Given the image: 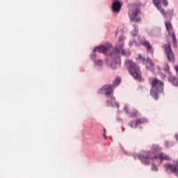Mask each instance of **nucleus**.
<instances>
[{
	"mask_svg": "<svg viewBox=\"0 0 178 178\" xmlns=\"http://www.w3.org/2000/svg\"><path fill=\"white\" fill-rule=\"evenodd\" d=\"M152 149V152H144L139 154L138 158L144 165H150L151 161H156V159H161V161H172L170 156L163 153H159L156 155V151H161L162 149L159 145H154Z\"/></svg>",
	"mask_w": 178,
	"mask_h": 178,
	"instance_id": "nucleus-1",
	"label": "nucleus"
},
{
	"mask_svg": "<svg viewBox=\"0 0 178 178\" xmlns=\"http://www.w3.org/2000/svg\"><path fill=\"white\" fill-rule=\"evenodd\" d=\"M123 41H124V35H121L118 38V44H117L114 49L115 56L113 60V69H119V67H120V54L122 55H127L126 51L123 49V47L124 46Z\"/></svg>",
	"mask_w": 178,
	"mask_h": 178,
	"instance_id": "nucleus-2",
	"label": "nucleus"
},
{
	"mask_svg": "<svg viewBox=\"0 0 178 178\" xmlns=\"http://www.w3.org/2000/svg\"><path fill=\"white\" fill-rule=\"evenodd\" d=\"M152 88L150 89V95L154 99H158L160 94L163 92V82L157 78H153L150 81Z\"/></svg>",
	"mask_w": 178,
	"mask_h": 178,
	"instance_id": "nucleus-3",
	"label": "nucleus"
},
{
	"mask_svg": "<svg viewBox=\"0 0 178 178\" xmlns=\"http://www.w3.org/2000/svg\"><path fill=\"white\" fill-rule=\"evenodd\" d=\"M125 65L134 79H141V71L140 70V66L137 63L131 60H127L125 62Z\"/></svg>",
	"mask_w": 178,
	"mask_h": 178,
	"instance_id": "nucleus-4",
	"label": "nucleus"
},
{
	"mask_svg": "<svg viewBox=\"0 0 178 178\" xmlns=\"http://www.w3.org/2000/svg\"><path fill=\"white\" fill-rule=\"evenodd\" d=\"M140 6L141 3H140L130 6V8H132L133 9V12L129 14L131 22H135V23H141V17L138 16V15H141V9H140Z\"/></svg>",
	"mask_w": 178,
	"mask_h": 178,
	"instance_id": "nucleus-5",
	"label": "nucleus"
},
{
	"mask_svg": "<svg viewBox=\"0 0 178 178\" xmlns=\"http://www.w3.org/2000/svg\"><path fill=\"white\" fill-rule=\"evenodd\" d=\"M162 48L164 49L168 60L169 62H175V60H176V58H175V54L173 53V50H172L170 44H164L162 45Z\"/></svg>",
	"mask_w": 178,
	"mask_h": 178,
	"instance_id": "nucleus-6",
	"label": "nucleus"
},
{
	"mask_svg": "<svg viewBox=\"0 0 178 178\" xmlns=\"http://www.w3.org/2000/svg\"><path fill=\"white\" fill-rule=\"evenodd\" d=\"M112 48V44L110 43H105L104 45L96 47L93 49V52H99V54H106Z\"/></svg>",
	"mask_w": 178,
	"mask_h": 178,
	"instance_id": "nucleus-7",
	"label": "nucleus"
},
{
	"mask_svg": "<svg viewBox=\"0 0 178 178\" xmlns=\"http://www.w3.org/2000/svg\"><path fill=\"white\" fill-rule=\"evenodd\" d=\"M99 94H104L107 98L112 99V85H105L98 91Z\"/></svg>",
	"mask_w": 178,
	"mask_h": 178,
	"instance_id": "nucleus-8",
	"label": "nucleus"
},
{
	"mask_svg": "<svg viewBox=\"0 0 178 178\" xmlns=\"http://www.w3.org/2000/svg\"><path fill=\"white\" fill-rule=\"evenodd\" d=\"M164 170L166 172V173H176L178 175V167L177 163H176V165L172 163H165L163 165Z\"/></svg>",
	"mask_w": 178,
	"mask_h": 178,
	"instance_id": "nucleus-9",
	"label": "nucleus"
},
{
	"mask_svg": "<svg viewBox=\"0 0 178 178\" xmlns=\"http://www.w3.org/2000/svg\"><path fill=\"white\" fill-rule=\"evenodd\" d=\"M122 10V3L119 1H115L113 3L112 10L113 13H120Z\"/></svg>",
	"mask_w": 178,
	"mask_h": 178,
	"instance_id": "nucleus-10",
	"label": "nucleus"
},
{
	"mask_svg": "<svg viewBox=\"0 0 178 178\" xmlns=\"http://www.w3.org/2000/svg\"><path fill=\"white\" fill-rule=\"evenodd\" d=\"M147 122H148V120H147V118H140L137 119L135 121L134 125H133V122H129V126L132 129H136V127H137V126H138V124H144V123H147Z\"/></svg>",
	"mask_w": 178,
	"mask_h": 178,
	"instance_id": "nucleus-11",
	"label": "nucleus"
},
{
	"mask_svg": "<svg viewBox=\"0 0 178 178\" xmlns=\"http://www.w3.org/2000/svg\"><path fill=\"white\" fill-rule=\"evenodd\" d=\"M141 44L143 47L146 48L147 52H149V54H154V49L152 48V45H151V43H149V42L145 40Z\"/></svg>",
	"mask_w": 178,
	"mask_h": 178,
	"instance_id": "nucleus-12",
	"label": "nucleus"
},
{
	"mask_svg": "<svg viewBox=\"0 0 178 178\" xmlns=\"http://www.w3.org/2000/svg\"><path fill=\"white\" fill-rule=\"evenodd\" d=\"M124 109L126 111V113H128V115H129L131 118H138V116H140V113L137 110H133L129 113V108L125 107Z\"/></svg>",
	"mask_w": 178,
	"mask_h": 178,
	"instance_id": "nucleus-13",
	"label": "nucleus"
},
{
	"mask_svg": "<svg viewBox=\"0 0 178 178\" xmlns=\"http://www.w3.org/2000/svg\"><path fill=\"white\" fill-rule=\"evenodd\" d=\"M165 26L166 28V30L169 34V35H172V34H173V26H172V23H170V22H167L165 23Z\"/></svg>",
	"mask_w": 178,
	"mask_h": 178,
	"instance_id": "nucleus-14",
	"label": "nucleus"
},
{
	"mask_svg": "<svg viewBox=\"0 0 178 178\" xmlns=\"http://www.w3.org/2000/svg\"><path fill=\"white\" fill-rule=\"evenodd\" d=\"M146 65V68L148 70H154V67L155 66V65L154 64V63H152V61L151 60H146V63H145Z\"/></svg>",
	"mask_w": 178,
	"mask_h": 178,
	"instance_id": "nucleus-15",
	"label": "nucleus"
},
{
	"mask_svg": "<svg viewBox=\"0 0 178 178\" xmlns=\"http://www.w3.org/2000/svg\"><path fill=\"white\" fill-rule=\"evenodd\" d=\"M147 60L148 59L145 58V57L143 56L141 54L138 55V57L136 58V60L138 63H143V65H145Z\"/></svg>",
	"mask_w": 178,
	"mask_h": 178,
	"instance_id": "nucleus-16",
	"label": "nucleus"
},
{
	"mask_svg": "<svg viewBox=\"0 0 178 178\" xmlns=\"http://www.w3.org/2000/svg\"><path fill=\"white\" fill-rule=\"evenodd\" d=\"M153 3L156 6V8H157V9H159V10L161 11L162 15H165V10H162L161 7V1H154Z\"/></svg>",
	"mask_w": 178,
	"mask_h": 178,
	"instance_id": "nucleus-17",
	"label": "nucleus"
},
{
	"mask_svg": "<svg viewBox=\"0 0 178 178\" xmlns=\"http://www.w3.org/2000/svg\"><path fill=\"white\" fill-rule=\"evenodd\" d=\"M177 81H178L177 79L173 75H170L168 78V81L171 83V84H172L173 86L176 84Z\"/></svg>",
	"mask_w": 178,
	"mask_h": 178,
	"instance_id": "nucleus-18",
	"label": "nucleus"
},
{
	"mask_svg": "<svg viewBox=\"0 0 178 178\" xmlns=\"http://www.w3.org/2000/svg\"><path fill=\"white\" fill-rule=\"evenodd\" d=\"M134 31L131 32L132 37H136V35L138 34V26L136 25H134Z\"/></svg>",
	"mask_w": 178,
	"mask_h": 178,
	"instance_id": "nucleus-19",
	"label": "nucleus"
},
{
	"mask_svg": "<svg viewBox=\"0 0 178 178\" xmlns=\"http://www.w3.org/2000/svg\"><path fill=\"white\" fill-rule=\"evenodd\" d=\"M121 82L122 79L120 77H117L113 83V87H118Z\"/></svg>",
	"mask_w": 178,
	"mask_h": 178,
	"instance_id": "nucleus-20",
	"label": "nucleus"
},
{
	"mask_svg": "<svg viewBox=\"0 0 178 178\" xmlns=\"http://www.w3.org/2000/svg\"><path fill=\"white\" fill-rule=\"evenodd\" d=\"M111 59H112V53H110L109 56L106 58L107 65H109L110 67H112V63H109Z\"/></svg>",
	"mask_w": 178,
	"mask_h": 178,
	"instance_id": "nucleus-21",
	"label": "nucleus"
},
{
	"mask_svg": "<svg viewBox=\"0 0 178 178\" xmlns=\"http://www.w3.org/2000/svg\"><path fill=\"white\" fill-rule=\"evenodd\" d=\"M170 35L172 36V42H173V44H176V42H177V40L176 39V35L175 34V32H173L172 33H171Z\"/></svg>",
	"mask_w": 178,
	"mask_h": 178,
	"instance_id": "nucleus-22",
	"label": "nucleus"
},
{
	"mask_svg": "<svg viewBox=\"0 0 178 178\" xmlns=\"http://www.w3.org/2000/svg\"><path fill=\"white\" fill-rule=\"evenodd\" d=\"M163 69H164L165 72H168V73H169V70H170V67H169V65L165 64L164 65V68Z\"/></svg>",
	"mask_w": 178,
	"mask_h": 178,
	"instance_id": "nucleus-23",
	"label": "nucleus"
},
{
	"mask_svg": "<svg viewBox=\"0 0 178 178\" xmlns=\"http://www.w3.org/2000/svg\"><path fill=\"white\" fill-rule=\"evenodd\" d=\"M95 63L97 65V66H102V61L101 60H96Z\"/></svg>",
	"mask_w": 178,
	"mask_h": 178,
	"instance_id": "nucleus-24",
	"label": "nucleus"
},
{
	"mask_svg": "<svg viewBox=\"0 0 178 178\" xmlns=\"http://www.w3.org/2000/svg\"><path fill=\"white\" fill-rule=\"evenodd\" d=\"M152 169L153 172H158V167L155 164H152Z\"/></svg>",
	"mask_w": 178,
	"mask_h": 178,
	"instance_id": "nucleus-25",
	"label": "nucleus"
},
{
	"mask_svg": "<svg viewBox=\"0 0 178 178\" xmlns=\"http://www.w3.org/2000/svg\"><path fill=\"white\" fill-rule=\"evenodd\" d=\"M104 133L103 134V137L104 138H105V140H106L108 138V137L106 136V129L104 128Z\"/></svg>",
	"mask_w": 178,
	"mask_h": 178,
	"instance_id": "nucleus-26",
	"label": "nucleus"
},
{
	"mask_svg": "<svg viewBox=\"0 0 178 178\" xmlns=\"http://www.w3.org/2000/svg\"><path fill=\"white\" fill-rule=\"evenodd\" d=\"M113 106H114V107L115 106V108H119V106H120L119 103H118V102L114 103Z\"/></svg>",
	"mask_w": 178,
	"mask_h": 178,
	"instance_id": "nucleus-27",
	"label": "nucleus"
},
{
	"mask_svg": "<svg viewBox=\"0 0 178 178\" xmlns=\"http://www.w3.org/2000/svg\"><path fill=\"white\" fill-rule=\"evenodd\" d=\"M163 5H164L165 6H168V1H163Z\"/></svg>",
	"mask_w": 178,
	"mask_h": 178,
	"instance_id": "nucleus-28",
	"label": "nucleus"
},
{
	"mask_svg": "<svg viewBox=\"0 0 178 178\" xmlns=\"http://www.w3.org/2000/svg\"><path fill=\"white\" fill-rule=\"evenodd\" d=\"M165 146L168 148L169 147V141H165Z\"/></svg>",
	"mask_w": 178,
	"mask_h": 178,
	"instance_id": "nucleus-29",
	"label": "nucleus"
},
{
	"mask_svg": "<svg viewBox=\"0 0 178 178\" xmlns=\"http://www.w3.org/2000/svg\"><path fill=\"white\" fill-rule=\"evenodd\" d=\"M175 138L177 140V141H178V134L175 135Z\"/></svg>",
	"mask_w": 178,
	"mask_h": 178,
	"instance_id": "nucleus-30",
	"label": "nucleus"
},
{
	"mask_svg": "<svg viewBox=\"0 0 178 178\" xmlns=\"http://www.w3.org/2000/svg\"><path fill=\"white\" fill-rule=\"evenodd\" d=\"M91 59H95V54H93L90 56Z\"/></svg>",
	"mask_w": 178,
	"mask_h": 178,
	"instance_id": "nucleus-31",
	"label": "nucleus"
},
{
	"mask_svg": "<svg viewBox=\"0 0 178 178\" xmlns=\"http://www.w3.org/2000/svg\"><path fill=\"white\" fill-rule=\"evenodd\" d=\"M133 122V125L134 126L136 124V121H131L130 123Z\"/></svg>",
	"mask_w": 178,
	"mask_h": 178,
	"instance_id": "nucleus-32",
	"label": "nucleus"
},
{
	"mask_svg": "<svg viewBox=\"0 0 178 178\" xmlns=\"http://www.w3.org/2000/svg\"><path fill=\"white\" fill-rule=\"evenodd\" d=\"M175 86H176V87H178V80L177 81L176 83L175 84Z\"/></svg>",
	"mask_w": 178,
	"mask_h": 178,
	"instance_id": "nucleus-33",
	"label": "nucleus"
},
{
	"mask_svg": "<svg viewBox=\"0 0 178 178\" xmlns=\"http://www.w3.org/2000/svg\"><path fill=\"white\" fill-rule=\"evenodd\" d=\"M129 45H133V42H129Z\"/></svg>",
	"mask_w": 178,
	"mask_h": 178,
	"instance_id": "nucleus-34",
	"label": "nucleus"
},
{
	"mask_svg": "<svg viewBox=\"0 0 178 178\" xmlns=\"http://www.w3.org/2000/svg\"><path fill=\"white\" fill-rule=\"evenodd\" d=\"M116 35H118V32L115 33Z\"/></svg>",
	"mask_w": 178,
	"mask_h": 178,
	"instance_id": "nucleus-35",
	"label": "nucleus"
},
{
	"mask_svg": "<svg viewBox=\"0 0 178 178\" xmlns=\"http://www.w3.org/2000/svg\"><path fill=\"white\" fill-rule=\"evenodd\" d=\"M154 1H158V0H154Z\"/></svg>",
	"mask_w": 178,
	"mask_h": 178,
	"instance_id": "nucleus-36",
	"label": "nucleus"
}]
</instances>
